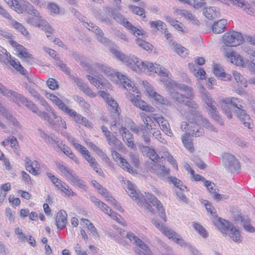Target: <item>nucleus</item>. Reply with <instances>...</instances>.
Listing matches in <instances>:
<instances>
[{
  "instance_id": "obj_11",
  "label": "nucleus",
  "mask_w": 255,
  "mask_h": 255,
  "mask_svg": "<svg viewBox=\"0 0 255 255\" xmlns=\"http://www.w3.org/2000/svg\"><path fill=\"white\" fill-rule=\"evenodd\" d=\"M152 223L155 225L156 227L158 228L163 234L167 236L169 239H171L176 244L182 247L187 246V243L181 238V237L172 230L167 228L163 224L158 223L156 220H153Z\"/></svg>"
},
{
  "instance_id": "obj_64",
  "label": "nucleus",
  "mask_w": 255,
  "mask_h": 255,
  "mask_svg": "<svg viewBox=\"0 0 255 255\" xmlns=\"http://www.w3.org/2000/svg\"><path fill=\"white\" fill-rule=\"evenodd\" d=\"M106 200L109 203L111 204L112 205L114 206L115 208L119 210H121L122 209V207L119 203H118L117 200L113 198L111 195L107 197Z\"/></svg>"
},
{
  "instance_id": "obj_28",
  "label": "nucleus",
  "mask_w": 255,
  "mask_h": 255,
  "mask_svg": "<svg viewBox=\"0 0 255 255\" xmlns=\"http://www.w3.org/2000/svg\"><path fill=\"white\" fill-rule=\"evenodd\" d=\"M121 128L123 131L122 136L126 144L131 148H135V145L133 140L132 134L126 128L122 127Z\"/></svg>"
},
{
  "instance_id": "obj_52",
  "label": "nucleus",
  "mask_w": 255,
  "mask_h": 255,
  "mask_svg": "<svg viewBox=\"0 0 255 255\" xmlns=\"http://www.w3.org/2000/svg\"><path fill=\"white\" fill-rule=\"evenodd\" d=\"M174 12L177 15H181L188 19L193 20L194 18V16L191 13L185 9H176Z\"/></svg>"
},
{
  "instance_id": "obj_15",
  "label": "nucleus",
  "mask_w": 255,
  "mask_h": 255,
  "mask_svg": "<svg viewBox=\"0 0 255 255\" xmlns=\"http://www.w3.org/2000/svg\"><path fill=\"white\" fill-rule=\"evenodd\" d=\"M91 201L96 206L100 208L105 213L109 215L113 219L118 221L119 220L120 216L119 214L114 212L111 208H109L106 204L101 201L99 199L96 197H90Z\"/></svg>"
},
{
  "instance_id": "obj_4",
  "label": "nucleus",
  "mask_w": 255,
  "mask_h": 255,
  "mask_svg": "<svg viewBox=\"0 0 255 255\" xmlns=\"http://www.w3.org/2000/svg\"><path fill=\"white\" fill-rule=\"evenodd\" d=\"M128 193L130 197L134 200L139 206L144 205L145 208L150 212H152V208L149 203L153 206H155L157 210L160 213V217L166 222L165 213L163 207L159 201L155 197L149 194L145 193V195L137 191L135 189L133 184L128 183Z\"/></svg>"
},
{
  "instance_id": "obj_60",
  "label": "nucleus",
  "mask_w": 255,
  "mask_h": 255,
  "mask_svg": "<svg viewBox=\"0 0 255 255\" xmlns=\"http://www.w3.org/2000/svg\"><path fill=\"white\" fill-rule=\"evenodd\" d=\"M83 222L86 224L89 230H90L92 234L96 236L98 235V232L96 228L94 227L93 224L91 223L88 220L86 219H82Z\"/></svg>"
},
{
  "instance_id": "obj_56",
  "label": "nucleus",
  "mask_w": 255,
  "mask_h": 255,
  "mask_svg": "<svg viewBox=\"0 0 255 255\" xmlns=\"http://www.w3.org/2000/svg\"><path fill=\"white\" fill-rule=\"evenodd\" d=\"M96 18L102 23H105L108 25L112 23V20L102 13H100L96 16Z\"/></svg>"
},
{
  "instance_id": "obj_14",
  "label": "nucleus",
  "mask_w": 255,
  "mask_h": 255,
  "mask_svg": "<svg viewBox=\"0 0 255 255\" xmlns=\"http://www.w3.org/2000/svg\"><path fill=\"white\" fill-rule=\"evenodd\" d=\"M29 106H30L28 108L29 110L36 114L43 120L47 121L49 124L51 125L55 129H57L61 127V124L60 121L61 120L63 121V119L61 117L58 118V119H56L55 121H54L53 119L50 118V116L47 113L40 111L33 102Z\"/></svg>"
},
{
  "instance_id": "obj_9",
  "label": "nucleus",
  "mask_w": 255,
  "mask_h": 255,
  "mask_svg": "<svg viewBox=\"0 0 255 255\" xmlns=\"http://www.w3.org/2000/svg\"><path fill=\"white\" fill-rule=\"evenodd\" d=\"M199 93L202 95V99L207 106L211 117L217 121H219L220 117L217 111L216 103L213 99L211 94L205 89L202 85L199 86Z\"/></svg>"
},
{
  "instance_id": "obj_30",
  "label": "nucleus",
  "mask_w": 255,
  "mask_h": 255,
  "mask_svg": "<svg viewBox=\"0 0 255 255\" xmlns=\"http://www.w3.org/2000/svg\"><path fill=\"white\" fill-rule=\"evenodd\" d=\"M88 29L91 30L96 34L98 41L104 44H108L109 43L110 40L104 36L103 31L98 26L95 25L91 29L88 28Z\"/></svg>"
},
{
  "instance_id": "obj_34",
  "label": "nucleus",
  "mask_w": 255,
  "mask_h": 255,
  "mask_svg": "<svg viewBox=\"0 0 255 255\" xmlns=\"http://www.w3.org/2000/svg\"><path fill=\"white\" fill-rule=\"evenodd\" d=\"M227 23V20L225 19L215 22L212 26L213 31L217 34L223 32L226 29Z\"/></svg>"
},
{
  "instance_id": "obj_57",
  "label": "nucleus",
  "mask_w": 255,
  "mask_h": 255,
  "mask_svg": "<svg viewBox=\"0 0 255 255\" xmlns=\"http://www.w3.org/2000/svg\"><path fill=\"white\" fill-rule=\"evenodd\" d=\"M13 37L14 36L10 32L0 29V38L7 40L9 43L10 44V40H14Z\"/></svg>"
},
{
  "instance_id": "obj_54",
  "label": "nucleus",
  "mask_w": 255,
  "mask_h": 255,
  "mask_svg": "<svg viewBox=\"0 0 255 255\" xmlns=\"http://www.w3.org/2000/svg\"><path fill=\"white\" fill-rule=\"evenodd\" d=\"M193 225L195 230L197 231L202 237L205 238L208 237V233L203 227L195 222H193Z\"/></svg>"
},
{
  "instance_id": "obj_6",
  "label": "nucleus",
  "mask_w": 255,
  "mask_h": 255,
  "mask_svg": "<svg viewBox=\"0 0 255 255\" xmlns=\"http://www.w3.org/2000/svg\"><path fill=\"white\" fill-rule=\"evenodd\" d=\"M244 40L241 33L230 31L226 32L222 37L223 44L221 49L223 53L233 50L232 47L237 46L241 44Z\"/></svg>"
},
{
  "instance_id": "obj_58",
  "label": "nucleus",
  "mask_w": 255,
  "mask_h": 255,
  "mask_svg": "<svg viewBox=\"0 0 255 255\" xmlns=\"http://www.w3.org/2000/svg\"><path fill=\"white\" fill-rule=\"evenodd\" d=\"M213 73L217 76L225 78L226 73L223 72V70L220 65L216 64L215 65L213 68Z\"/></svg>"
},
{
  "instance_id": "obj_21",
  "label": "nucleus",
  "mask_w": 255,
  "mask_h": 255,
  "mask_svg": "<svg viewBox=\"0 0 255 255\" xmlns=\"http://www.w3.org/2000/svg\"><path fill=\"white\" fill-rule=\"evenodd\" d=\"M230 52V53H228V52H227L223 53V54L225 57L229 59L232 63H235L238 66L244 67L245 65V62L243 57L242 56L238 54L233 50H232Z\"/></svg>"
},
{
  "instance_id": "obj_26",
  "label": "nucleus",
  "mask_w": 255,
  "mask_h": 255,
  "mask_svg": "<svg viewBox=\"0 0 255 255\" xmlns=\"http://www.w3.org/2000/svg\"><path fill=\"white\" fill-rule=\"evenodd\" d=\"M67 213L64 210L59 211L57 214L55 220V224L58 230L64 228L67 223Z\"/></svg>"
},
{
  "instance_id": "obj_55",
  "label": "nucleus",
  "mask_w": 255,
  "mask_h": 255,
  "mask_svg": "<svg viewBox=\"0 0 255 255\" xmlns=\"http://www.w3.org/2000/svg\"><path fill=\"white\" fill-rule=\"evenodd\" d=\"M88 80L91 83L93 84L95 87L98 89H102L103 87V82L98 80L95 77H93L90 75L87 76Z\"/></svg>"
},
{
  "instance_id": "obj_37",
  "label": "nucleus",
  "mask_w": 255,
  "mask_h": 255,
  "mask_svg": "<svg viewBox=\"0 0 255 255\" xmlns=\"http://www.w3.org/2000/svg\"><path fill=\"white\" fill-rule=\"evenodd\" d=\"M108 144L111 146V150L119 149L122 148L121 142L114 135H112L107 138Z\"/></svg>"
},
{
  "instance_id": "obj_47",
  "label": "nucleus",
  "mask_w": 255,
  "mask_h": 255,
  "mask_svg": "<svg viewBox=\"0 0 255 255\" xmlns=\"http://www.w3.org/2000/svg\"><path fill=\"white\" fill-rule=\"evenodd\" d=\"M73 119L77 124L84 125L87 127L90 126V124L88 120L78 113L75 115Z\"/></svg>"
},
{
  "instance_id": "obj_24",
  "label": "nucleus",
  "mask_w": 255,
  "mask_h": 255,
  "mask_svg": "<svg viewBox=\"0 0 255 255\" xmlns=\"http://www.w3.org/2000/svg\"><path fill=\"white\" fill-rule=\"evenodd\" d=\"M139 98V95H137L136 97L134 96V98L131 99L130 101L134 106L141 109L143 111L151 113L154 111V108L147 105L146 102L141 100Z\"/></svg>"
},
{
  "instance_id": "obj_36",
  "label": "nucleus",
  "mask_w": 255,
  "mask_h": 255,
  "mask_svg": "<svg viewBox=\"0 0 255 255\" xmlns=\"http://www.w3.org/2000/svg\"><path fill=\"white\" fill-rule=\"evenodd\" d=\"M11 24L12 27L21 33L24 36L30 37V34L26 28L16 20H12Z\"/></svg>"
},
{
  "instance_id": "obj_23",
  "label": "nucleus",
  "mask_w": 255,
  "mask_h": 255,
  "mask_svg": "<svg viewBox=\"0 0 255 255\" xmlns=\"http://www.w3.org/2000/svg\"><path fill=\"white\" fill-rule=\"evenodd\" d=\"M107 102L108 105L110 106L112 108L111 113L112 114H114V115L112 114V116L115 117L114 121L112 122L111 126V130L113 131L114 130V127L116 126L117 120H119L120 119V113L118 109V105L117 102L112 99H108Z\"/></svg>"
},
{
  "instance_id": "obj_27",
  "label": "nucleus",
  "mask_w": 255,
  "mask_h": 255,
  "mask_svg": "<svg viewBox=\"0 0 255 255\" xmlns=\"http://www.w3.org/2000/svg\"><path fill=\"white\" fill-rule=\"evenodd\" d=\"M20 5L22 8V10H21V12H17L19 13H22L24 11H26L29 14L33 16L39 15V14L40 13L28 1L25 0L21 1V4Z\"/></svg>"
},
{
  "instance_id": "obj_31",
  "label": "nucleus",
  "mask_w": 255,
  "mask_h": 255,
  "mask_svg": "<svg viewBox=\"0 0 255 255\" xmlns=\"http://www.w3.org/2000/svg\"><path fill=\"white\" fill-rule=\"evenodd\" d=\"M136 245L140 249L137 248L134 249L136 255H153L148 247L142 241H138V243Z\"/></svg>"
},
{
  "instance_id": "obj_7",
  "label": "nucleus",
  "mask_w": 255,
  "mask_h": 255,
  "mask_svg": "<svg viewBox=\"0 0 255 255\" xmlns=\"http://www.w3.org/2000/svg\"><path fill=\"white\" fill-rule=\"evenodd\" d=\"M214 224L217 226L222 234H227L236 243H240L242 241V237L238 228H236L233 224H231L225 220L219 218L218 220L214 221Z\"/></svg>"
},
{
  "instance_id": "obj_53",
  "label": "nucleus",
  "mask_w": 255,
  "mask_h": 255,
  "mask_svg": "<svg viewBox=\"0 0 255 255\" xmlns=\"http://www.w3.org/2000/svg\"><path fill=\"white\" fill-rule=\"evenodd\" d=\"M136 43L139 47L147 51L152 50L153 47L151 44L140 39L139 38H136Z\"/></svg>"
},
{
  "instance_id": "obj_63",
  "label": "nucleus",
  "mask_w": 255,
  "mask_h": 255,
  "mask_svg": "<svg viewBox=\"0 0 255 255\" xmlns=\"http://www.w3.org/2000/svg\"><path fill=\"white\" fill-rule=\"evenodd\" d=\"M25 88L28 91L29 93L34 98L36 99L39 98V97L41 95L38 93V92H37L34 88L31 87V86L28 84L26 83L25 85Z\"/></svg>"
},
{
  "instance_id": "obj_38",
  "label": "nucleus",
  "mask_w": 255,
  "mask_h": 255,
  "mask_svg": "<svg viewBox=\"0 0 255 255\" xmlns=\"http://www.w3.org/2000/svg\"><path fill=\"white\" fill-rule=\"evenodd\" d=\"M118 233L121 235V236L124 238L127 237L131 242H133V243H135L136 245L138 243V241H141V240L135 236L132 233H127L126 232V231L122 229H118Z\"/></svg>"
},
{
  "instance_id": "obj_2",
  "label": "nucleus",
  "mask_w": 255,
  "mask_h": 255,
  "mask_svg": "<svg viewBox=\"0 0 255 255\" xmlns=\"http://www.w3.org/2000/svg\"><path fill=\"white\" fill-rule=\"evenodd\" d=\"M111 52L119 60L125 63L133 71L137 73L148 70V72H153L162 76H168L170 72L159 64L143 62L134 56H128L116 48H112Z\"/></svg>"
},
{
  "instance_id": "obj_42",
  "label": "nucleus",
  "mask_w": 255,
  "mask_h": 255,
  "mask_svg": "<svg viewBox=\"0 0 255 255\" xmlns=\"http://www.w3.org/2000/svg\"><path fill=\"white\" fill-rule=\"evenodd\" d=\"M0 112L2 116L6 119L10 123H12L13 126H17L18 122L16 119L12 116L4 107H0Z\"/></svg>"
},
{
  "instance_id": "obj_8",
  "label": "nucleus",
  "mask_w": 255,
  "mask_h": 255,
  "mask_svg": "<svg viewBox=\"0 0 255 255\" xmlns=\"http://www.w3.org/2000/svg\"><path fill=\"white\" fill-rule=\"evenodd\" d=\"M189 113L190 114L188 115H186L185 113L184 114L187 118H188L189 120H192V122H194L193 127H191V128L189 129V134H191L192 136H194L195 137H198L203 135L204 134V130L203 128H200L199 125H202L203 127L209 129L213 131H216V128L214 126L212 125L206 119H205L202 115L201 117L203 120H205L207 121V124L204 123L203 120H199L196 118L195 114H193L190 112Z\"/></svg>"
},
{
  "instance_id": "obj_61",
  "label": "nucleus",
  "mask_w": 255,
  "mask_h": 255,
  "mask_svg": "<svg viewBox=\"0 0 255 255\" xmlns=\"http://www.w3.org/2000/svg\"><path fill=\"white\" fill-rule=\"evenodd\" d=\"M174 50L177 53L182 56L187 54V50L180 44H176L174 46Z\"/></svg>"
},
{
  "instance_id": "obj_39",
  "label": "nucleus",
  "mask_w": 255,
  "mask_h": 255,
  "mask_svg": "<svg viewBox=\"0 0 255 255\" xmlns=\"http://www.w3.org/2000/svg\"><path fill=\"white\" fill-rule=\"evenodd\" d=\"M181 140L184 146L189 152L192 153L194 151L193 143L191 141L190 136L188 134H184L181 137Z\"/></svg>"
},
{
  "instance_id": "obj_10",
  "label": "nucleus",
  "mask_w": 255,
  "mask_h": 255,
  "mask_svg": "<svg viewBox=\"0 0 255 255\" xmlns=\"http://www.w3.org/2000/svg\"><path fill=\"white\" fill-rule=\"evenodd\" d=\"M0 94L7 97L15 103L20 102L27 109L30 106L29 105H31L32 102L22 95L7 88L1 83H0Z\"/></svg>"
},
{
  "instance_id": "obj_12",
  "label": "nucleus",
  "mask_w": 255,
  "mask_h": 255,
  "mask_svg": "<svg viewBox=\"0 0 255 255\" xmlns=\"http://www.w3.org/2000/svg\"><path fill=\"white\" fill-rule=\"evenodd\" d=\"M57 167L65 176L66 178L72 184L81 188L85 186L86 182L83 180L79 178L72 169L64 166L61 163H57Z\"/></svg>"
},
{
  "instance_id": "obj_32",
  "label": "nucleus",
  "mask_w": 255,
  "mask_h": 255,
  "mask_svg": "<svg viewBox=\"0 0 255 255\" xmlns=\"http://www.w3.org/2000/svg\"><path fill=\"white\" fill-rule=\"evenodd\" d=\"M46 96L47 98L55 104L58 107V109L63 112L64 110H66L67 106L56 96L51 93H47Z\"/></svg>"
},
{
  "instance_id": "obj_22",
  "label": "nucleus",
  "mask_w": 255,
  "mask_h": 255,
  "mask_svg": "<svg viewBox=\"0 0 255 255\" xmlns=\"http://www.w3.org/2000/svg\"><path fill=\"white\" fill-rule=\"evenodd\" d=\"M5 51V59L4 60L5 63H9L10 65H11L13 68H14L16 70L18 71L22 74H25V72L26 70L24 69V68L20 65L19 62L16 60L15 59H13L11 55L7 52L5 49H4Z\"/></svg>"
},
{
  "instance_id": "obj_18",
  "label": "nucleus",
  "mask_w": 255,
  "mask_h": 255,
  "mask_svg": "<svg viewBox=\"0 0 255 255\" xmlns=\"http://www.w3.org/2000/svg\"><path fill=\"white\" fill-rule=\"evenodd\" d=\"M151 118L154 119L155 123L157 124L165 133L170 137L173 135L170 129L169 124L162 116L158 114L153 115Z\"/></svg>"
},
{
  "instance_id": "obj_16",
  "label": "nucleus",
  "mask_w": 255,
  "mask_h": 255,
  "mask_svg": "<svg viewBox=\"0 0 255 255\" xmlns=\"http://www.w3.org/2000/svg\"><path fill=\"white\" fill-rule=\"evenodd\" d=\"M223 158L226 166L228 168L231 172H235L240 169L239 162L234 155L226 153L223 154Z\"/></svg>"
},
{
  "instance_id": "obj_45",
  "label": "nucleus",
  "mask_w": 255,
  "mask_h": 255,
  "mask_svg": "<svg viewBox=\"0 0 255 255\" xmlns=\"http://www.w3.org/2000/svg\"><path fill=\"white\" fill-rule=\"evenodd\" d=\"M150 25L151 27L155 28L162 32H166V24L161 20L150 21Z\"/></svg>"
},
{
  "instance_id": "obj_40",
  "label": "nucleus",
  "mask_w": 255,
  "mask_h": 255,
  "mask_svg": "<svg viewBox=\"0 0 255 255\" xmlns=\"http://www.w3.org/2000/svg\"><path fill=\"white\" fill-rule=\"evenodd\" d=\"M233 3L238 5L239 7H241L244 10L248 9V12L251 14L252 12V9L251 7V5L248 2H246L245 0H229Z\"/></svg>"
},
{
  "instance_id": "obj_19",
  "label": "nucleus",
  "mask_w": 255,
  "mask_h": 255,
  "mask_svg": "<svg viewBox=\"0 0 255 255\" xmlns=\"http://www.w3.org/2000/svg\"><path fill=\"white\" fill-rule=\"evenodd\" d=\"M106 13L113 17V18L115 19L117 22L122 24L123 26H124L126 28L128 27L126 24L127 22H129L128 21L126 18L122 15L121 13L117 12V10L114 9L109 7H107L105 8Z\"/></svg>"
},
{
  "instance_id": "obj_50",
  "label": "nucleus",
  "mask_w": 255,
  "mask_h": 255,
  "mask_svg": "<svg viewBox=\"0 0 255 255\" xmlns=\"http://www.w3.org/2000/svg\"><path fill=\"white\" fill-rule=\"evenodd\" d=\"M119 165L124 170L130 173L134 172V170L129 164L128 162L125 159H122L121 161L119 162Z\"/></svg>"
},
{
  "instance_id": "obj_51",
  "label": "nucleus",
  "mask_w": 255,
  "mask_h": 255,
  "mask_svg": "<svg viewBox=\"0 0 255 255\" xmlns=\"http://www.w3.org/2000/svg\"><path fill=\"white\" fill-rule=\"evenodd\" d=\"M128 27L127 29L129 30L134 35H142L143 34L142 29H139L132 25L130 22H127L126 24Z\"/></svg>"
},
{
  "instance_id": "obj_48",
  "label": "nucleus",
  "mask_w": 255,
  "mask_h": 255,
  "mask_svg": "<svg viewBox=\"0 0 255 255\" xmlns=\"http://www.w3.org/2000/svg\"><path fill=\"white\" fill-rule=\"evenodd\" d=\"M232 73L234 79L238 84H241L242 86H247V81L246 79L239 72L236 71H233Z\"/></svg>"
},
{
  "instance_id": "obj_44",
  "label": "nucleus",
  "mask_w": 255,
  "mask_h": 255,
  "mask_svg": "<svg viewBox=\"0 0 255 255\" xmlns=\"http://www.w3.org/2000/svg\"><path fill=\"white\" fill-rule=\"evenodd\" d=\"M39 134L40 136L45 140V141L47 143L50 144L56 143L57 146H59V142L56 141L52 136V135H48L44 131L42 130L41 129H39Z\"/></svg>"
},
{
  "instance_id": "obj_41",
  "label": "nucleus",
  "mask_w": 255,
  "mask_h": 255,
  "mask_svg": "<svg viewBox=\"0 0 255 255\" xmlns=\"http://www.w3.org/2000/svg\"><path fill=\"white\" fill-rule=\"evenodd\" d=\"M153 115H157L156 114H151L150 116H146L143 113L141 114V117L142 119L143 122L144 124V126L145 127V129L147 128V130H153V126L151 125L150 123V122H152V120L154 119H152L151 117Z\"/></svg>"
},
{
  "instance_id": "obj_25",
  "label": "nucleus",
  "mask_w": 255,
  "mask_h": 255,
  "mask_svg": "<svg viewBox=\"0 0 255 255\" xmlns=\"http://www.w3.org/2000/svg\"><path fill=\"white\" fill-rule=\"evenodd\" d=\"M146 90L149 95L157 102L167 106L171 105V103L167 99L157 93L152 87H147Z\"/></svg>"
},
{
  "instance_id": "obj_43",
  "label": "nucleus",
  "mask_w": 255,
  "mask_h": 255,
  "mask_svg": "<svg viewBox=\"0 0 255 255\" xmlns=\"http://www.w3.org/2000/svg\"><path fill=\"white\" fill-rule=\"evenodd\" d=\"M39 134L40 136L45 140V141L47 143L50 144L56 143L57 146H59V142L56 141L52 136V135H48L44 131L42 130L41 129H39Z\"/></svg>"
},
{
  "instance_id": "obj_62",
  "label": "nucleus",
  "mask_w": 255,
  "mask_h": 255,
  "mask_svg": "<svg viewBox=\"0 0 255 255\" xmlns=\"http://www.w3.org/2000/svg\"><path fill=\"white\" fill-rule=\"evenodd\" d=\"M129 8L134 13L141 16H143V17H145L144 10L142 7L131 5Z\"/></svg>"
},
{
  "instance_id": "obj_17",
  "label": "nucleus",
  "mask_w": 255,
  "mask_h": 255,
  "mask_svg": "<svg viewBox=\"0 0 255 255\" xmlns=\"http://www.w3.org/2000/svg\"><path fill=\"white\" fill-rule=\"evenodd\" d=\"M148 168L149 171L162 179L165 178L169 174V170L159 163H150L148 165Z\"/></svg>"
},
{
  "instance_id": "obj_13",
  "label": "nucleus",
  "mask_w": 255,
  "mask_h": 255,
  "mask_svg": "<svg viewBox=\"0 0 255 255\" xmlns=\"http://www.w3.org/2000/svg\"><path fill=\"white\" fill-rule=\"evenodd\" d=\"M26 22L34 27H38L45 32L53 33L54 29L49 24L44 18L39 14L37 16H28L26 19Z\"/></svg>"
},
{
  "instance_id": "obj_46",
  "label": "nucleus",
  "mask_w": 255,
  "mask_h": 255,
  "mask_svg": "<svg viewBox=\"0 0 255 255\" xmlns=\"http://www.w3.org/2000/svg\"><path fill=\"white\" fill-rule=\"evenodd\" d=\"M9 6L16 12H21L22 8L20 7L21 1L22 0H4Z\"/></svg>"
},
{
  "instance_id": "obj_33",
  "label": "nucleus",
  "mask_w": 255,
  "mask_h": 255,
  "mask_svg": "<svg viewBox=\"0 0 255 255\" xmlns=\"http://www.w3.org/2000/svg\"><path fill=\"white\" fill-rule=\"evenodd\" d=\"M204 15L208 19H212L218 18L220 16L219 8L216 7H209L205 8Z\"/></svg>"
},
{
  "instance_id": "obj_59",
  "label": "nucleus",
  "mask_w": 255,
  "mask_h": 255,
  "mask_svg": "<svg viewBox=\"0 0 255 255\" xmlns=\"http://www.w3.org/2000/svg\"><path fill=\"white\" fill-rule=\"evenodd\" d=\"M55 65L59 67V68L63 71L65 74H69L70 71L69 69L66 66V65L62 62L59 59V57H57V59L55 61Z\"/></svg>"
},
{
  "instance_id": "obj_49",
  "label": "nucleus",
  "mask_w": 255,
  "mask_h": 255,
  "mask_svg": "<svg viewBox=\"0 0 255 255\" xmlns=\"http://www.w3.org/2000/svg\"><path fill=\"white\" fill-rule=\"evenodd\" d=\"M146 148L148 149L147 153V155L152 161L151 163H158V162L159 159V156L157 153L154 149H151L148 146H147Z\"/></svg>"
},
{
  "instance_id": "obj_3",
  "label": "nucleus",
  "mask_w": 255,
  "mask_h": 255,
  "mask_svg": "<svg viewBox=\"0 0 255 255\" xmlns=\"http://www.w3.org/2000/svg\"><path fill=\"white\" fill-rule=\"evenodd\" d=\"M221 102L222 110L228 119L232 118L231 108H233L235 115L241 123L245 127L250 128L252 120L245 110V104L242 100L235 97H229L222 99Z\"/></svg>"
},
{
  "instance_id": "obj_5",
  "label": "nucleus",
  "mask_w": 255,
  "mask_h": 255,
  "mask_svg": "<svg viewBox=\"0 0 255 255\" xmlns=\"http://www.w3.org/2000/svg\"><path fill=\"white\" fill-rule=\"evenodd\" d=\"M92 68H93V70L95 72H104L105 75L111 79L118 78L126 89L135 92L136 93H138L137 92V91H138L137 88L135 87L133 83L128 77L120 73L117 72V73H115L111 68L107 67L106 65L94 63L92 64Z\"/></svg>"
},
{
  "instance_id": "obj_35",
  "label": "nucleus",
  "mask_w": 255,
  "mask_h": 255,
  "mask_svg": "<svg viewBox=\"0 0 255 255\" xmlns=\"http://www.w3.org/2000/svg\"><path fill=\"white\" fill-rule=\"evenodd\" d=\"M238 220L243 223L244 228L247 232L251 233L255 232V228L251 225V220L248 217L239 216Z\"/></svg>"
},
{
  "instance_id": "obj_29",
  "label": "nucleus",
  "mask_w": 255,
  "mask_h": 255,
  "mask_svg": "<svg viewBox=\"0 0 255 255\" xmlns=\"http://www.w3.org/2000/svg\"><path fill=\"white\" fill-rule=\"evenodd\" d=\"M73 79L75 83L77 84L80 89L86 95L91 97H94L96 96V94L94 93L86 84L84 83L81 79L75 77H73Z\"/></svg>"
},
{
  "instance_id": "obj_20",
  "label": "nucleus",
  "mask_w": 255,
  "mask_h": 255,
  "mask_svg": "<svg viewBox=\"0 0 255 255\" xmlns=\"http://www.w3.org/2000/svg\"><path fill=\"white\" fill-rule=\"evenodd\" d=\"M26 169L34 175H37L39 174L40 168V164L36 160L31 161L28 157L24 159Z\"/></svg>"
},
{
  "instance_id": "obj_1",
  "label": "nucleus",
  "mask_w": 255,
  "mask_h": 255,
  "mask_svg": "<svg viewBox=\"0 0 255 255\" xmlns=\"http://www.w3.org/2000/svg\"><path fill=\"white\" fill-rule=\"evenodd\" d=\"M160 81L164 83L166 89L169 92L170 95L176 102L187 106L190 112L195 114L198 119L203 120L201 113L197 110L199 108L198 104L192 100L194 97V92L191 87L176 83L172 81L169 76H162ZM203 122L207 124L205 120H203Z\"/></svg>"
}]
</instances>
